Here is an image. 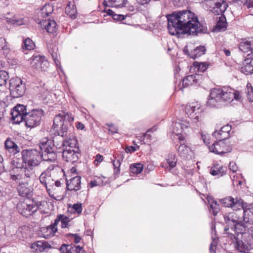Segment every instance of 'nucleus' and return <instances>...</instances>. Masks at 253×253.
Segmentation results:
<instances>
[{
    "label": "nucleus",
    "mask_w": 253,
    "mask_h": 253,
    "mask_svg": "<svg viewBox=\"0 0 253 253\" xmlns=\"http://www.w3.org/2000/svg\"><path fill=\"white\" fill-rule=\"evenodd\" d=\"M175 126L177 127H180V128L182 130H184L185 128H187L188 127L187 125H186L183 123H176Z\"/></svg>",
    "instance_id": "nucleus-62"
},
{
    "label": "nucleus",
    "mask_w": 253,
    "mask_h": 253,
    "mask_svg": "<svg viewBox=\"0 0 253 253\" xmlns=\"http://www.w3.org/2000/svg\"><path fill=\"white\" fill-rule=\"evenodd\" d=\"M226 25L227 22L226 17L224 15H223V16H221L219 17L215 26V28H216L218 31H221L222 30H225L226 29Z\"/></svg>",
    "instance_id": "nucleus-34"
},
{
    "label": "nucleus",
    "mask_w": 253,
    "mask_h": 253,
    "mask_svg": "<svg viewBox=\"0 0 253 253\" xmlns=\"http://www.w3.org/2000/svg\"><path fill=\"white\" fill-rule=\"evenodd\" d=\"M35 45L34 42L30 38H27L23 41L22 48L25 50H31L34 49Z\"/></svg>",
    "instance_id": "nucleus-42"
},
{
    "label": "nucleus",
    "mask_w": 253,
    "mask_h": 253,
    "mask_svg": "<svg viewBox=\"0 0 253 253\" xmlns=\"http://www.w3.org/2000/svg\"><path fill=\"white\" fill-rule=\"evenodd\" d=\"M166 17L168 29L171 35L179 37L181 35L198 36L209 33L206 24L201 23L198 16L190 10L173 11Z\"/></svg>",
    "instance_id": "nucleus-1"
},
{
    "label": "nucleus",
    "mask_w": 253,
    "mask_h": 253,
    "mask_svg": "<svg viewBox=\"0 0 253 253\" xmlns=\"http://www.w3.org/2000/svg\"><path fill=\"white\" fill-rule=\"evenodd\" d=\"M233 240L236 249L241 253H249L250 251L253 250V240L248 235L240 233L237 235L235 234L229 236Z\"/></svg>",
    "instance_id": "nucleus-6"
},
{
    "label": "nucleus",
    "mask_w": 253,
    "mask_h": 253,
    "mask_svg": "<svg viewBox=\"0 0 253 253\" xmlns=\"http://www.w3.org/2000/svg\"><path fill=\"white\" fill-rule=\"evenodd\" d=\"M17 209L20 214L28 217L37 211L38 207L33 202H29V203L20 202L18 204Z\"/></svg>",
    "instance_id": "nucleus-13"
},
{
    "label": "nucleus",
    "mask_w": 253,
    "mask_h": 253,
    "mask_svg": "<svg viewBox=\"0 0 253 253\" xmlns=\"http://www.w3.org/2000/svg\"><path fill=\"white\" fill-rule=\"evenodd\" d=\"M5 111L4 103L3 102L0 101V120L3 118Z\"/></svg>",
    "instance_id": "nucleus-56"
},
{
    "label": "nucleus",
    "mask_w": 253,
    "mask_h": 253,
    "mask_svg": "<svg viewBox=\"0 0 253 253\" xmlns=\"http://www.w3.org/2000/svg\"><path fill=\"white\" fill-rule=\"evenodd\" d=\"M78 143L76 136L71 133L69 137L64 139V160L74 163L78 159L77 156L80 153Z\"/></svg>",
    "instance_id": "nucleus-5"
},
{
    "label": "nucleus",
    "mask_w": 253,
    "mask_h": 253,
    "mask_svg": "<svg viewBox=\"0 0 253 253\" xmlns=\"http://www.w3.org/2000/svg\"><path fill=\"white\" fill-rule=\"evenodd\" d=\"M220 202L224 207L231 208L232 209H242L244 208L246 203L241 198L234 199L231 196H228L219 200Z\"/></svg>",
    "instance_id": "nucleus-14"
},
{
    "label": "nucleus",
    "mask_w": 253,
    "mask_h": 253,
    "mask_svg": "<svg viewBox=\"0 0 253 253\" xmlns=\"http://www.w3.org/2000/svg\"><path fill=\"white\" fill-rule=\"evenodd\" d=\"M114 159H111V162L114 167V174L118 175L120 172V166L123 161L125 156L124 152L117 153L113 155Z\"/></svg>",
    "instance_id": "nucleus-25"
},
{
    "label": "nucleus",
    "mask_w": 253,
    "mask_h": 253,
    "mask_svg": "<svg viewBox=\"0 0 253 253\" xmlns=\"http://www.w3.org/2000/svg\"><path fill=\"white\" fill-rule=\"evenodd\" d=\"M190 151L189 147L186 146L184 144H180L177 149L178 153L181 157H185L188 155V153Z\"/></svg>",
    "instance_id": "nucleus-38"
},
{
    "label": "nucleus",
    "mask_w": 253,
    "mask_h": 253,
    "mask_svg": "<svg viewBox=\"0 0 253 253\" xmlns=\"http://www.w3.org/2000/svg\"><path fill=\"white\" fill-rule=\"evenodd\" d=\"M231 128V126L227 124L222 126L218 131H214L212 133V136L215 137L217 140H224L229 137V132Z\"/></svg>",
    "instance_id": "nucleus-21"
},
{
    "label": "nucleus",
    "mask_w": 253,
    "mask_h": 253,
    "mask_svg": "<svg viewBox=\"0 0 253 253\" xmlns=\"http://www.w3.org/2000/svg\"><path fill=\"white\" fill-rule=\"evenodd\" d=\"M248 91L247 92V98L249 101H253V87L251 84L248 83L247 85Z\"/></svg>",
    "instance_id": "nucleus-49"
},
{
    "label": "nucleus",
    "mask_w": 253,
    "mask_h": 253,
    "mask_svg": "<svg viewBox=\"0 0 253 253\" xmlns=\"http://www.w3.org/2000/svg\"><path fill=\"white\" fill-rule=\"evenodd\" d=\"M206 48L205 46L199 45L192 50L191 58L195 59L205 54Z\"/></svg>",
    "instance_id": "nucleus-32"
},
{
    "label": "nucleus",
    "mask_w": 253,
    "mask_h": 253,
    "mask_svg": "<svg viewBox=\"0 0 253 253\" xmlns=\"http://www.w3.org/2000/svg\"><path fill=\"white\" fill-rule=\"evenodd\" d=\"M208 201L210 204V212L214 216L216 215L220 211L219 204L211 198H208Z\"/></svg>",
    "instance_id": "nucleus-30"
},
{
    "label": "nucleus",
    "mask_w": 253,
    "mask_h": 253,
    "mask_svg": "<svg viewBox=\"0 0 253 253\" xmlns=\"http://www.w3.org/2000/svg\"><path fill=\"white\" fill-rule=\"evenodd\" d=\"M241 71L246 75L253 73V58L252 56H247L243 61V66Z\"/></svg>",
    "instance_id": "nucleus-26"
},
{
    "label": "nucleus",
    "mask_w": 253,
    "mask_h": 253,
    "mask_svg": "<svg viewBox=\"0 0 253 253\" xmlns=\"http://www.w3.org/2000/svg\"><path fill=\"white\" fill-rule=\"evenodd\" d=\"M65 237L73 240L75 244L79 243L81 240V237L77 234L68 233L65 235Z\"/></svg>",
    "instance_id": "nucleus-47"
},
{
    "label": "nucleus",
    "mask_w": 253,
    "mask_h": 253,
    "mask_svg": "<svg viewBox=\"0 0 253 253\" xmlns=\"http://www.w3.org/2000/svg\"><path fill=\"white\" fill-rule=\"evenodd\" d=\"M6 171L5 169V167L3 163V158L0 155V175L1 173L5 172Z\"/></svg>",
    "instance_id": "nucleus-55"
},
{
    "label": "nucleus",
    "mask_w": 253,
    "mask_h": 253,
    "mask_svg": "<svg viewBox=\"0 0 253 253\" xmlns=\"http://www.w3.org/2000/svg\"><path fill=\"white\" fill-rule=\"evenodd\" d=\"M47 48L52 58L58 57V48L54 44L48 43Z\"/></svg>",
    "instance_id": "nucleus-44"
},
{
    "label": "nucleus",
    "mask_w": 253,
    "mask_h": 253,
    "mask_svg": "<svg viewBox=\"0 0 253 253\" xmlns=\"http://www.w3.org/2000/svg\"><path fill=\"white\" fill-rule=\"evenodd\" d=\"M104 11L108 15L112 16V18H113L114 15L115 14V13L111 9H104Z\"/></svg>",
    "instance_id": "nucleus-63"
},
{
    "label": "nucleus",
    "mask_w": 253,
    "mask_h": 253,
    "mask_svg": "<svg viewBox=\"0 0 253 253\" xmlns=\"http://www.w3.org/2000/svg\"><path fill=\"white\" fill-rule=\"evenodd\" d=\"M27 112L26 107L23 105L17 104L11 110V119L13 123L20 124L24 119L26 117Z\"/></svg>",
    "instance_id": "nucleus-12"
},
{
    "label": "nucleus",
    "mask_w": 253,
    "mask_h": 253,
    "mask_svg": "<svg viewBox=\"0 0 253 253\" xmlns=\"http://www.w3.org/2000/svg\"><path fill=\"white\" fill-rule=\"evenodd\" d=\"M183 51L184 54L187 55L189 58H191L192 51L190 52L189 51L187 45H185L184 47Z\"/></svg>",
    "instance_id": "nucleus-60"
},
{
    "label": "nucleus",
    "mask_w": 253,
    "mask_h": 253,
    "mask_svg": "<svg viewBox=\"0 0 253 253\" xmlns=\"http://www.w3.org/2000/svg\"><path fill=\"white\" fill-rule=\"evenodd\" d=\"M48 194L50 197L52 198L53 199H54L55 200L57 201H61L63 199V195H59V196H55L54 194H51L49 192Z\"/></svg>",
    "instance_id": "nucleus-61"
},
{
    "label": "nucleus",
    "mask_w": 253,
    "mask_h": 253,
    "mask_svg": "<svg viewBox=\"0 0 253 253\" xmlns=\"http://www.w3.org/2000/svg\"><path fill=\"white\" fill-rule=\"evenodd\" d=\"M51 132V134L63 135V116L61 114L55 117Z\"/></svg>",
    "instance_id": "nucleus-19"
},
{
    "label": "nucleus",
    "mask_w": 253,
    "mask_h": 253,
    "mask_svg": "<svg viewBox=\"0 0 253 253\" xmlns=\"http://www.w3.org/2000/svg\"><path fill=\"white\" fill-rule=\"evenodd\" d=\"M44 114V111L41 108L34 109L29 111L24 119L25 126L30 128L39 126L41 123L42 117Z\"/></svg>",
    "instance_id": "nucleus-8"
},
{
    "label": "nucleus",
    "mask_w": 253,
    "mask_h": 253,
    "mask_svg": "<svg viewBox=\"0 0 253 253\" xmlns=\"http://www.w3.org/2000/svg\"><path fill=\"white\" fill-rule=\"evenodd\" d=\"M74 121V117L69 114L68 113L65 114L64 112V132H66L68 130V128L65 126L69 125L70 127H72L73 129H74V127L73 126H72L71 123Z\"/></svg>",
    "instance_id": "nucleus-39"
},
{
    "label": "nucleus",
    "mask_w": 253,
    "mask_h": 253,
    "mask_svg": "<svg viewBox=\"0 0 253 253\" xmlns=\"http://www.w3.org/2000/svg\"><path fill=\"white\" fill-rule=\"evenodd\" d=\"M203 112V109L198 102L189 103L185 107V112L188 117L196 122L199 121Z\"/></svg>",
    "instance_id": "nucleus-11"
},
{
    "label": "nucleus",
    "mask_w": 253,
    "mask_h": 253,
    "mask_svg": "<svg viewBox=\"0 0 253 253\" xmlns=\"http://www.w3.org/2000/svg\"><path fill=\"white\" fill-rule=\"evenodd\" d=\"M8 73L4 70L0 71V86H3L6 84V82L9 79Z\"/></svg>",
    "instance_id": "nucleus-45"
},
{
    "label": "nucleus",
    "mask_w": 253,
    "mask_h": 253,
    "mask_svg": "<svg viewBox=\"0 0 253 253\" xmlns=\"http://www.w3.org/2000/svg\"><path fill=\"white\" fill-rule=\"evenodd\" d=\"M133 144L135 145V146H127L125 148V152L126 153H131L132 152H134L136 150H138L139 148V146L137 145L135 143V142L133 141Z\"/></svg>",
    "instance_id": "nucleus-50"
},
{
    "label": "nucleus",
    "mask_w": 253,
    "mask_h": 253,
    "mask_svg": "<svg viewBox=\"0 0 253 253\" xmlns=\"http://www.w3.org/2000/svg\"><path fill=\"white\" fill-rule=\"evenodd\" d=\"M217 243V240L216 239L212 238V241L211 243L210 247V253H215Z\"/></svg>",
    "instance_id": "nucleus-51"
},
{
    "label": "nucleus",
    "mask_w": 253,
    "mask_h": 253,
    "mask_svg": "<svg viewBox=\"0 0 253 253\" xmlns=\"http://www.w3.org/2000/svg\"><path fill=\"white\" fill-rule=\"evenodd\" d=\"M210 151L215 154L223 155L225 153L230 152L232 147L229 145H226L223 140L215 141L209 147Z\"/></svg>",
    "instance_id": "nucleus-15"
},
{
    "label": "nucleus",
    "mask_w": 253,
    "mask_h": 253,
    "mask_svg": "<svg viewBox=\"0 0 253 253\" xmlns=\"http://www.w3.org/2000/svg\"><path fill=\"white\" fill-rule=\"evenodd\" d=\"M45 29L49 33H54L57 30L56 23L54 20H49L45 26Z\"/></svg>",
    "instance_id": "nucleus-37"
},
{
    "label": "nucleus",
    "mask_w": 253,
    "mask_h": 253,
    "mask_svg": "<svg viewBox=\"0 0 253 253\" xmlns=\"http://www.w3.org/2000/svg\"><path fill=\"white\" fill-rule=\"evenodd\" d=\"M65 12L71 18L75 19L77 17V10L75 2L69 1L65 8Z\"/></svg>",
    "instance_id": "nucleus-28"
},
{
    "label": "nucleus",
    "mask_w": 253,
    "mask_h": 253,
    "mask_svg": "<svg viewBox=\"0 0 253 253\" xmlns=\"http://www.w3.org/2000/svg\"><path fill=\"white\" fill-rule=\"evenodd\" d=\"M5 150L13 156L18 154L20 151V147L14 141L12 138H7L4 142Z\"/></svg>",
    "instance_id": "nucleus-23"
},
{
    "label": "nucleus",
    "mask_w": 253,
    "mask_h": 253,
    "mask_svg": "<svg viewBox=\"0 0 253 253\" xmlns=\"http://www.w3.org/2000/svg\"><path fill=\"white\" fill-rule=\"evenodd\" d=\"M202 76L201 74H194L187 76L182 80V87L190 86H199L202 83Z\"/></svg>",
    "instance_id": "nucleus-18"
},
{
    "label": "nucleus",
    "mask_w": 253,
    "mask_h": 253,
    "mask_svg": "<svg viewBox=\"0 0 253 253\" xmlns=\"http://www.w3.org/2000/svg\"><path fill=\"white\" fill-rule=\"evenodd\" d=\"M244 208L234 209L232 211L224 214V220L226 224L224 231L228 236L235 234L238 235L246 231L245 223H247L248 220H247L245 217V211Z\"/></svg>",
    "instance_id": "nucleus-4"
},
{
    "label": "nucleus",
    "mask_w": 253,
    "mask_h": 253,
    "mask_svg": "<svg viewBox=\"0 0 253 253\" xmlns=\"http://www.w3.org/2000/svg\"><path fill=\"white\" fill-rule=\"evenodd\" d=\"M53 11V6L49 4H45L41 10V15L43 17H48Z\"/></svg>",
    "instance_id": "nucleus-35"
},
{
    "label": "nucleus",
    "mask_w": 253,
    "mask_h": 253,
    "mask_svg": "<svg viewBox=\"0 0 253 253\" xmlns=\"http://www.w3.org/2000/svg\"><path fill=\"white\" fill-rule=\"evenodd\" d=\"M10 94L13 98L23 96L26 90V80L19 77L12 78L9 81Z\"/></svg>",
    "instance_id": "nucleus-7"
},
{
    "label": "nucleus",
    "mask_w": 253,
    "mask_h": 253,
    "mask_svg": "<svg viewBox=\"0 0 253 253\" xmlns=\"http://www.w3.org/2000/svg\"><path fill=\"white\" fill-rule=\"evenodd\" d=\"M82 210V204L81 203H77L74 205L69 204L67 207V212L71 214H81Z\"/></svg>",
    "instance_id": "nucleus-31"
},
{
    "label": "nucleus",
    "mask_w": 253,
    "mask_h": 253,
    "mask_svg": "<svg viewBox=\"0 0 253 253\" xmlns=\"http://www.w3.org/2000/svg\"><path fill=\"white\" fill-rule=\"evenodd\" d=\"M238 48L240 51L247 53V56H252L253 54V41L250 38H246L240 40L238 44Z\"/></svg>",
    "instance_id": "nucleus-17"
},
{
    "label": "nucleus",
    "mask_w": 253,
    "mask_h": 253,
    "mask_svg": "<svg viewBox=\"0 0 253 253\" xmlns=\"http://www.w3.org/2000/svg\"><path fill=\"white\" fill-rule=\"evenodd\" d=\"M53 168H50L48 167L47 169L43 172L41 175L40 176L39 179L40 182L44 186H45L47 190L48 191V189H47V184H49V181L51 179L50 174H49V172L52 170Z\"/></svg>",
    "instance_id": "nucleus-29"
},
{
    "label": "nucleus",
    "mask_w": 253,
    "mask_h": 253,
    "mask_svg": "<svg viewBox=\"0 0 253 253\" xmlns=\"http://www.w3.org/2000/svg\"><path fill=\"white\" fill-rule=\"evenodd\" d=\"M2 50L4 54H7L9 50L7 42L6 40L3 38H0V51Z\"/></svg>",
    "instance_id": "nucleus-43"
},
{
    "label": "nucleus",
    "mask_w": 253,
    "mask_h": 253,
    "mask_svg": "<svg viewBox=\"0 0 253 253\" xmlns=\"http://www.w3.org/2000/svg\"><path fill=\"white\" fill-rule=\"evenodd\" d=\"M193 65L195 69H197V71L198 72V74H200V73L204 72L208 68L209 64L206 62L194 61Z\"/></svg>",
    "instance_id": "nucleus-33"
},
{
    "label": "nucleus",
    "mask_w": 253,
    "mask_h": 253,
    "mask_svg": "<svg viewBox=\"0 0 253 253\" xmlns=\"http://www.w3.org/2000/svg\"><path fill=\"white\" fill-rule=\"evenodd\" d=\"M51 143L47 137H44L40 141V151L36 149H24L27 167L32 169L33 168L38 166L42 161H55L57 159V154L52 149Z\"/></svg>",
    "instance_id": "nucleus-2"
},
{
    "label": "nucleus",
    "mask_w": 253,
    "mask_h": 253,
    "mask_svg": "<svg viewBox=\"0 0 253 253\" xmlns=\"http://www.w3.org/2000/svg\"><path fill=\"white\" fill-rule=\"evenodd\" d=\"M30 59L32 66L37 69H42L44 66L48 64L45 57L40 55H33Z\"/></svg>",
    "instance_id": "nucleus-24"
},
{
    "label": "nucleus",
    "mask_w": 253,
    "mask_h": 253,
    "mask_svg": "<svg viewBox=\"0 0 253 253\" xmlns=\"http://www.w3.org/2000/svg\"><path fill=\"white\" fill-rule=\"evenodd\" d=\"M244 235H248L253 240V226H251L248 229V232H244Z\"/></svg>",
    "instance_id": "nucleus-59"
},
{
    "label": "nucleus",
    "mask_w": 253,
    "mask_h": 253,
    "mask_svg": "<svg viewBox=\"0 0 253 253\" xmlns=\"http://www.w3.org/2000/svg\"><path fill=\"white\" fill-rule=\"evenodd\" d=\"M127 16V15H124L123 14H116L114 15L113 18V20L117 21H121L125 20Z\"/></svg>",
    "instance_id": "nucleus-54"
},
{
    "label": "nucleus",
    "mask_w": 253,
    "mask_h": 253,
    "mask_svg": "<svg viewBox=\"0 0 253 253\" xmlns=\"http://www.w3.org/2000/svg\"><path fill=\"white\" fill-rule=\"evenodd\" d=\"M24 149L20 153H18L14 156L11 162V170L14 173L21 171L23 169H25L27 167L26 164V158Z\"/></svg>",
    "instance_id": "nucleus-10"
},
{
    "label": "nucleus",
    "mask_w": 253,
    "mask_h": 253,
    "mask_svg": "<svg viewBox=\"0 0 253 253\" xmlns=\"http://www.w3.org/2000/svg\"><path fill=\"white\" fill-rule=\"evenodd\" d=\"M6 21L8 24L16 26L23 25L24 23L23 18H18L16 16H14L12 18H6Z\"/></svg>",
    "instance_id": "nucleus-36"
},
{
    "label": "nucleus",
    "mask_w": 253,
    "mask_h": 253,
    "mask_svg": "<svg viewBox=\"0 0 253 253\" xmlns=\"http://www.w3.org/2000/svg\"><path fill=\"white\" fill-rule=\"evenodd\" d=\"M223 168L222 167H218V165H214L211 168L210 173L213 176L220 175L223 176L225 172L222 171Z\"/></svg>",
    "instance_id": "nucleus-41"
},
{
    "label": "nucleus",
    "mask_w": 253,
    "mask_h": 253,
    "mask_svg": "<svg viewBox=\"0 0 253 253\" xmlns=\"http://www.w3.org/2000/svg\"><path fill=\"white\" fill-rule=\"evenodd\" d=\"M224 7H222V9L217 8L216 7H212V9H211V11L214 13L215 15H221V16H223V14L224 13V12L226 11L227 8L228 7V4H224Z\"/></svg>",
    "instance_id": "nucleus-48"
},
{
    "label": "nucleus",
    "mask_w": 253,
    "mask_h": 253,
    "mask_svg": "<svg viewBox=\"0 0 253 253\" xmlns=\"http://www.w3.org/2000/svg\"><path fill=\"white\" fill-rule=\"evenodd\" d=\"M166 163H162L161 166L168 170H171L176 167L177 159L176 155L173 152L169 153L166 157Z\"/></svg>",
    "instance_id": "nucleus-22"
},
{
    "label": "nucleus",
    "mask_w": 253,
    "mask_h": 253,
    "mask_svg": "<svg viewBox=\"0 0 253 253\" xmlns=\"http://www.w3.org/2000/svg\"><path fill=\"white\" fill-rule=\"evenodd\" d=\"M81 177L79 176H75L70 179V180L66 178V191H77L80 190L81 189Z\"/></svg>",
    "instance_id": "nucleus-20"
},
{
    "label": "nucleus",
    "mask_w": 253,
    "mask_h": 253,
    "mask_svg": "<svg viewBox=\"0 0 253 253\" xmlns=\"http://www.w3.org/2000/svg\"><path fill=\"white\" fill-rule=\"evenodd\" d=\"M248 8L253 7V0H247V4H245Z\"/></svg>",
    "instance_id": "nucleus-64"
},
{
    "label": "nucleus",
    "mask_w": 253,
    "mask_h": 253,
    "mask_svg": "<svg viewBox=\"0 0 253 253\" xmlns=\"http://www.w3.org/2000/svg\"><path fill=\"white\" fill-rule=\"evenodd\" d=\"M52 140L49 139L51 142V147L53 150V147H56L57 149H62L63 147V135L51 134Z\"/></svg>",
    "instance_id": "nucleus-27"
},
{
    "label": "nucleus",
    "mask_w": 253,
    "mask_h": 253,
    "mask_svg": "<svg viewBox=\"0 0 253 253\" xmlns=\"http://www.w3.org/2000/svg\"><path fill=\"white\" fill-rule=\"evenodd\" d=\"M59 222L61 223V227L63 228V214L58 215L54 222L51 225L41 228V231L42 237L45 239L53 237L57 231V225Z\"/></svg>",
    "instance_id": "nucleus-9"
},
{
    "label": "nucleus",
    "mask_w": 253,
    "mask_h": 253,
    "mask_svg": "<svg viewBox=\"0 0 253 253\" xmlns=\"http://www.w3.org/2000/svg\"><path fill=\"white\" fill-rule=\"evenodd\" d=\"M143 165L140 163L131 165L129 168L130 171L133 174H139L143 170Z\"/></svg>",
    "instance_id": "nucleus-40"
},
{
    "label": "nucleus",
    "mask_w": 253,
    "mask_h": 253,
    "mask_svg": "<svg viewBox=\"0 0 253 253\" xmlns=\"http://www.w3.org/2000/svg\"><path fill=\"white\" fill-rule=\"evenodd\" d=\"M17 183L16 189L19 196L29 199L33 196V188L27 181L19 180Z\"/></svg>",
    "instance_id": "nucleus-16"
},
{
    "label": "nucleus",
    "mask_w": 253,
    "mask_h": 253,
    "mask_svg": "<svg viewBox=\"0 0 253 253\" xmlns=\"http://www.w3.org/2000/svg\"><path fill=\"white\" fill-rule=\"evenodd\" d=\"M127 2V0H108V3L114 4L115 7L119 8L125 7Z\"/></svg>",
    "instance_id": "nucleus-46"
},
{
    "label": "nucleus",
    "mask_w": 253,
    "mask_h": 253,
    "mask_svg": "<svg viewBox=\"0 0 253 253\" xmlns=\"http://www.w3.org/2000/svg\"><path fill=\"white\" fill-rule=\"evenodd\" d=\"M229 169L233 172H235L237 170V166L235 162H230L229 164Z\"/></svg>",
    "instance_id": "nucleus-58"
},
{
    "label": "nucleus",
    "mask_w": 253,
    "mask_h": 253,
    "mask_svg": "<svg viewBox=\"0 0 253 253\" xmlns=\"http://www.w3.org/2000/svg\"><path fill=\"white\" fill-rule=\"evenodd\" d=\"M22 171H24L25 176L27 178H30L33 175V172L30 171L27 167H26V168L23 169Z\"/></svg>",
    "instance_id": "nucleus-57"
},
{
    "label": "nucleus",
    "mask_w": 253,
    "mask_h": 253,
    "mask_svg": "<svg viewBox=\"0 0 253 253\" xmlns=\"http://www.w3.org/2000/svg\"><path fill=\"white\" fill-rule=\"evenodd\" d=\"M34 246H37V250H39L40 252H42L45 249L44 247V243L41 241H38L36 243L33 244Z\"/></svg>",
    "instance_id": "nucleus-52"
},
{
    "label": "nucleus",
    "mask_w": 253,
    "mask_h": 253,
    "mask_svg": "<svg viewBox=\"0 0 253 253\" xmlns=\"http://www.w3.org/2000/svg\"><path fill=\"white\" fill-rule=\"evenodd\" d=\"M240 98L239 92L229 87L213 88L211 90L207 105L211 108H221L227 105L233 99Z\"/></svg>",
    "instance_id": "nucleus-3"
},
{
    "label": "nucleus",
    "mask_w": 253,
    "mask_h": 253,
    "mask_svg": "<svg viewBox=\"0 0 253 253\" xmlns=\"http://www.w3.org/2000/svg\"><path fill=\"white\" fill-rule=\"evenodd\" d=\"M187 0H173V4L177 7H181L185 5Z\"/></svg>",
    "instance_id": "nucleus-53"
}]
</instances>
